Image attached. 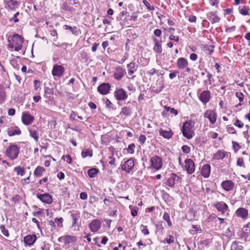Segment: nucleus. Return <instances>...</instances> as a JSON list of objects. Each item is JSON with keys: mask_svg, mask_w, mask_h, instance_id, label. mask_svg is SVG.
Masks as SVG:
<instances>
[{"mask_svg": "<svg viewBox=\"0 0 250 250\" xmlns=\"http://www.w3.org/2000/svg\"><path fill=\"white\" fill-rule=\"evenodd\" d=\"M8 47L14 49L15 51H19L22 48L23 38L17 34H14L11 37L8 39Z\"/></svg>", "mask_w": 250, "mask_h": 250, "instance_id": "nucleus-1", "label": "nucleus"}, {"mask_svg": "<svg viewBox=\"0 0 250 250\" xmlns=\"http://www.w3.org/2000/svg\"><path fill=\"white\" fill-rule=\"evenodd\" d=\"M194 123L192 121L186 122L183 125L182 132L183 136L188 139H190L194 135V131L192 130Z\"/></svg>", "mask_w": 250, "mask_h": 250, "instance_id": "nucleus-2", "label": "nucleus"}, {"mask_svg": "<svg viewBox=\"0 0 250 250\" xmlns=\"http://www.w3.org/2000/svg\"><path fill=\"white\" fill-rule=\"evenodd\" d=\"M19 147L14 145L10 146L6 149V155L11 160L16 159L19 155Z\"/></svg>", "mask_w": 250, "mask_h": 250, "instance_id": "nucleus-3", "label": "nucleus"}, {"mask_svg": "<svg viewBox=\"0 0 250 250\" xmlns=\"http://www.w3.org/2000/svg\"><path fill=\"white\" fill-rule=\"evenodd\" d=\"M151 165L150 167L154 168L156 170L160 169L163 166L162 159L158 156H154L150 159Z\"/></svg>", "mask_w": 250, "mask_h": 250, "instance_id": "nucleus-4", "label": "nucleus"}, {"mask_svg": "<svg viewBox=\"0 0 250 250\" xmlns=\"http://www.w3.org/2000/svg\"><path fill=\"white\" fill-rule=\"evenodd\" d=\"M181 178L176 174L171 173L167 182V185L171 188H173L175 185L181 182Z\"/></svg>", "mask_w": 250, "mask_h": 250, "instance_id": "nucleus-5", "label": "nucleus"}, {"mask_svg": "<svg viewBox=\"0 0 250 250\" xmlns=\"http://www.w3.org/2000/svg\"><path fill=\"white\" fill-rule=\"evenodd\" d=\"M114 96L117 101H124L128 97L127 92L123 88H116Z\"/></svg>", "mask_w": 250, "mask_h": 250, "instance_id": "nucleus-6", "label": "nucleus"}, {"mask_svg": "<svg viewBox=\"0 0 250 250\" xmlns=\"http://www.w3.org/2000/svg\"><path fill=\"white\" fill-rule=\"evenodd\" d=\"M134 160L133 158H130L125 162L122 166V169L127 173H130L133 170L134 167Z\"/></svg>", "mask_w": 250, "mask_h": 250, "instance_id": "nucleus-7", "label": "nucleus"}, {"mask_svg": "<svg viewBox=\"0 0 250 250\" xmlns=\"http://www.w3.org/2000/svg\"><path fill=\"white\" fill-rule=\"evenodd\" d=\"M102 222L99 219L93 220L88 225L89 228L93 232L98 231L101 228Z\"/></svg>", "mask_w": 250, "mask_h": 250, "instance_id": "nucleus-8", "label": "nucleus"}, {"mask_svg": "<svg viewBox=\"0 0 250 250\" xmlns=\"http://www.w3.org/2000/svg\"><path fill=\"white\" fill-rule=\"evenodd\" d=\"M34 120V116H32L28 112H22L21 120L22 123L25 125H29L31 124Z\"/></svg>", "mask_w": 250, "mask_h": 250, "instance_id": "nucleus-9", "label": "nucleus"}, {"mask_svg": "<svg viewBox=\"0 0 250 250\" xmlns=\"http://www.w3.org/2000/svg\"><path fill=\"white\" fill-rule=\"evenodd\" d=\"M204 117L209 120L211 124L213 125L217 120V114L214 110H207L204 113Z\"/></svg>", "mask_w": 250, "mask_h": 250, "instance_id": "nucleus-10", "label": "nucleus"}, {"mask_svg": "<svg viewBox=\"0 0 250 250\" xmlns=\"http://www.w3.org/2000/svg\"><path fill=\"white\" fill-rule=\"evenodd\" d=\"M64 72V68L60 65L55 64L52 71V74L54 76L58 77H62Z\"/></svg>", "mask_w": 250, "mask_h": 250, "instance_id": "nucleus-11", "label": "nucleus"}, {"mask_svg": "<svg viewBox=\"0 0 250 250\" xmlns=\"http://www.w3.org/2000/svg\"><path fill=\"white\" fill-rule=\"evenodd\" d=\"M37 197L43 203L50 204L53 202L52 196L49 193L37 194Z\"/></svg>", "mask_w": 250, "mask_h": 250, "instance_id": "nucleus-12", "label": "nucleus"}, {"mask_svg": "<svg viewBox=\"0 0 250 250\" xmlns=\"http://www.w3.org/2000/svg\"><path fill=\"white\" fill-rule=\"evenodd\" d=\"M76 237L74 236L66 235L59 238L58 241L60 242H63L65 244L69 245L72 244L76 241Z\"/></svg>", "mask_w": 250, "mask_h": 250, "instance_id": "nucleus-13", "label": "nucleus"}, {"mask_svg": "<svg viewBox=\"0 0 250 250\" xmlns=\"http://www.w3.org/2000/svg\"><path fill=\"white\" fill-rule=\"evenodd\" d=\"M185 168L187 172L191 174L195 171V166L193 161L190 159L185 160Z\"/></svg>", "mask_w": 250, "mask_h": 250, "instance_id": "nucleus-14", "label": "nucleus"}, {"mask_svg": "<svg viewBox=\"0 0 250 250\" xmlns=\"http://www.w3.org/2000/svg\"><path fill=\"white\" fill-rule=\"evenodd\" d=\"M210 99V92L209 90H205L199 95V99L204 104H206L208 103Z\"/></svg>", "mask_w": 250, "mask_h": 250, "instance_id": "nucleus-15", "label": "nucleus"}, {"mask_svg": "<svg viewBox=\"0 0 250 250\" xmlns=\"http://www.w3.org/2000/svg\"><path fill=\"white\" fill-rule=\"evenodd\" d=\"M110 87V85L109 83H103L98 87L97 89L100 93L103 95H105L109 93Z\"/></svg>", "mask_w": 250, "mask_h": 250, "instance_id": "nucleus-16", "label": "nucleus"}, {"mask_svg": "<svg viewBox=\"0 0 250 250\" xmlns=\"http://www.w3.org/2000/svg\"><path fill=\"white\" fill-rule=\"evenodd\" d=\"M37 240L36 235H28L24 237L23 241L25 245L31 246L33 245Z\"/></svg>", "mask_w": 250, "mask_h": 250, "instance_id": "nucleus-17", "label": "nucleus"}, {"mask_svg": "<svg viewBox=\"0 0 250 250\" xmlns=\"http://www.w3.org/2000/svg\"><path fill=\"white\" fill-rule=\"evenodd\" d=\"M188 60L185 58H179L177 60V66L180 69H184L188 66Z\"/></svg>", "mask_w": 250, "mask_h": 250, "instance_id": "nucleus-18", "label": "nucleus"}, {"mask_svg": "<svg viewBox=\"0 0 250 250\" xmlns=\"http://www.w3.org/2000/svg\"><path fill=\"white\" fill-rule=\"evenodd\" d=\"M214 207L219 211L224 213L228 208V205L223 202H217L214 204Z\"/></svg>", "mask_w": 250, "mask_h": 250, "instance_id": "nucleus-19", "label": "nucleus"}, {"mask_svg": "<svg viewBox=\"0 0 250 250\" xmlns=\"http://www.w3.org/2000/svg\"><path fill=\"white\" fill-rule=\"evenodd\" d=\"M221 186L225 190L230 191L233 190L234 187V184L231 180H227L223 181L221 183Z\"/></svg>", "mask_w": 250, "mask_h": 250, "instance_id": "nucleus-20", "label": "nucleus"}, {"mask_svg": "<svg viewBox=\"0 0 250 250\" xmlns=\"http://www.w3.org/2000/svg\"><path fill=\"white\" fill-rule=\"evenodd\" d=\"M4 4L5 8L14 10L18 7L19 2L15 0H8L4 1Z\"/></svg>", "mask_w": 250, "mask_h": 250, "instance_id": "nucleus-21", "label": "nucleus"}, {"mask_svg": "<svg viewBox=\"0 0 250 250\" xmlns=\"http://www.w3.org/2000/svg\"><path fill=\"white\" fill-rule=\"evenodd\" d=\"M228 155V152L223 150H218L213 155V159L215 160H222Z\"/></svg>", "mask_w": 250, "mask_h": 250, "instance_id": "nucleus-22", "label": "nucleus"}, {"mask_svg": "<svg viewBox=\"0 0 250 250\" xmlns=\"http://www.w3.org/2000/svg\"><path fill=\"white\" fill-rule=\"evenodd\" d=\"M201 173L205 178H208L209 176L210 173V166L209 164L204 165L201 168Z\"/></svg>", "mask_w": 250, "mask_h": 250, "instance_id": "nucleus-23", "label": "nucleus"}, {"mask_svg": "<svg viewBox=\"0 0 250 250\" xmlns=\"http://www.w3.org/2000/svg\"><path fill=\"white\" fill-rule=\"evenodd\" d=\"M153 41L154 43L153 50L157 53H161L163 51V49L161 42H160L156 38H153Z\"/></svg>", "mask_w": 250, "mask_h": 250, "instance_id": "nucleus-24", "label": "nucleus"}, {"mask_svg": "<svg viewBox=\"0 0 250 250\" xmlns=\"http://www.w3.org/2000/svg\"><path fill=\"white\" fill-rule=\"evenodd\" d=\"M126 73L125 69L122 67H118L116 69V71L114 73V77L116 80H121Z\"/></svg>", "mask_w": 250, "mask_h": 250, "instance_id": "nucleus-25", "label": "nucleus"}, {"mask_svg": "<svg viewBox=\"0 0 250 250\" xmlns=\"http://www.w3.org/2000/svg\"><path fill=\"white\" fill-rule=\"evenodd\" d=\"M21 131L18 126L11 127L7 130V134L9 136H13L16 135H20Z\"/></svg>", "mask_w": 250, "mask_h": 250, "instance_id": "nucleus-26", "label": "nucleus"}, {"mask_svg": "<svg viewBox=\"0 0 250 250\" xmlns=\"http://www.w3.org/2000/svg\"><path fill=\"white\" fill-rule=\"evenodd\" d=\"M159 134L164 138L170 139L173 135V132L170 129L165 130L161 128L159 130Z\"/></svg>", "mask_w": 250, "mask_h": 250, "instance_id": "nucleus-27", "label": "nucleus"}, {"mask_svg": "<svg viewBox=\"0 0 250 250\" xmlns=\"http://www.w3.org/2000/svg\"><path fill=\"white\" fill-rule=\"evenodd\" d=\"M127 67L128 69V74L132 75L135 71H137L138 68V65L136 64L134 62H131L127 65Z\"/></svg>", "mask_w": 250, "mask_h": 250, "instance_id": "nucleus-28", "label": "nucleus"}, {"mask_svg": "<svg viewBox=\"0 0 250 250\" xmlns=\"http://www.w3.org/2000/svg\"><path fill=\"white\" fill-rule=\"evenodd\" d=\"M236 214L237 216L242 218H245L248 215V210L244 208H239L236 211Z\"/></svg>", "mask_w": 250, "mask_h": 250, "instance_id": "nucleus-29", "label": "nucleus"}, {"mask_svg": "<svg viewBox=\"0 0 250 250\" xmlns=\"http://www.w3.org/2000/svg\"><path fill=\"white\" fill-rule=\"evenodd\" d=\"M242 249L243 246L241 245V243L235 241L231 244L230 250H242Z\"/></svg>", "mask_w": 250, "mask_h": 250, "instance_id": "nucleus-30", "label": "nucleus"}, {"mask_svg": "<svg viewBox=\"0 0 250 250\" xmlns=\"http://www.w3.org/2000/svg\"><path fill=\"white\" fill-rule=\"evenodd\" d=\"M93 152L92 149L89 148H84L82 152V157L84 158L87 156L91 157L92 156Z\"/></svg>", "mask_w": 250, "mask_h": 250, "instance_id": "nucleus-31", "label": "nucleus"}, {"mask_svg": "<svg viewBox=\"0 0 250 250\" xmlns=\"http://www.w3.org/2000/svg\"><path fill=\"white\" fill-rule=\"evenodd\" d=\"M44 171L45 169L43 167L38 166L35 169L34 174L37 177H41L42 175V172Z\"/></svg>", "mask_w": 250, "mask_h": 250, "instance_id": "nucleus-32", "label": "nucleus"}, {"mask_svg": "<svg viewBox=\"0 0 250 250\" xmlns=\"http://www.w3.org/2000/svg\"><path fill=\"white\" fill-rule=\"evenodd\" d=\"M209 14L210 16L209 20L212 23L218 22L220 21V18L219 17L215 15L213 13H210Z\"/></svg>", "mask_w": 250, "mask_h": 250, "instance_id": "nucleus-33", "label": "nucleus"}, {"mask_svg": "<svg viewBox=\"0 0 250 250\" xmlns=\"http://www.w3.org/2000/svg\"><path fill=\"white\" fill-rule=\"evenodd\" d=\"M30 136L37 142L39 140V134L36 130L31 129L29 130Z\"/></svg>", "mask_w": 250, "mask_h": 250, "instance_id": "nucleus-34", "label": "nucleus"}, {"mask_svg": "<svg viewBox=\"0 0 250 250\" xmlns=\"http://www.w3.org/2000/svg\"><path fill=\"white\" fill-rule=\"evenodd\" d=\"M54 94V90L52 88L45 87L44 88V97L48 98L51 95Z\"/></svg>", "mask_w": 250, "mask_h": 250, "instance_id": "nucleus-35", "label": "nucleus"}, {"mask_svg": "<svg viewBox=\"0 0 250 250\" xmlns=\"http://www.w3.org/2000/svg\"><path fill=\"white\" fill-rule=\"evenodd\" d=\"M98 170L97 168H93L89 169L87 174L90 178L94 177L98 173Z\"/></svg>", "mask_w": 250, "mask_h": 250, "instance_id": "nucleus-36", "label": "nucleus"}, {"mask_svg": "<svg viewBox=\"0 0 250 250\" xmlns=\"http://www.w3.org/2000/svg\"><path fill=\"white\" fill-rule=\"evenodd\" d=\"M14 171L16 172L17 175L23 176L25 174L24 168L20 166L15 167L14 168Z\"/></svg>", "mask_w": 250, "mask_h": 250, "instance_id": "nucleus-37", "label": "nucleus"}, {"mask_svg": "<svg viewBox=\"0 0 250 250\" xmlns=\"http://www.w3.org/2000/svg\"><path fill=\"white\" fill-rule=\"evenodd\" d=\"M71 217L72 218V226H75L77 225V221L80 218L79 213H72L71 214Z\"/></svg>", "mask_w": 250, "mask_h": 250, "instance_id": "nucleus-38", "label": "nucleus"}, {"mask_svg": "<svg viewBox=\"0 0 250 250\" xmlns=\"http://www.w3.org/2000/svg\"><path fill=\"white\" fill-rule=\"evenodd\" d=\"M5 98V92L3 88L0 85V104H2Z\"/></svg>", "mask_w": 250, "mask_h": 250, "instance_id": "nucleus-39", "label": "nucleus"}, {"mask_svg": "<svg viewBox=\"0 0 250 250\" xmlns=\"http://www.w3.org/2000/svg\"><path fill=\"white\" fill-rule=\"evenodd\" d=\"M249 8L248 7L245 6L239 10L240 13L243 15H249Z\"/></svg>", "mask_w": 250, "mask_h": 250, "instance_id": "nucleus-40", "label": "nucleus"}, {"mask_svg": "<svg viewBox=\"0 0 250 250\" xmlns=\"http://www.w3.org/2000/svg\"><path fill=\"white\" fill-rule=\"evenodd\" d=\"M163 219L165 220L167 223V225L169 227H170L172 226V223L170 221V217L169 215L167 213L165 212L163 215Z\"/></svg>", "mask_w": 250, "mask_h": 250, "instance_id": "nucleus-41", "label": "nucleus"}, {"mask_svg": "<svg viewBox=\"0 0 250 250\" xmlns=\"http://www.w3.org/2000/svg\"><path fill=\"white\" fill-rule=\"evenodd\" d=\"M0 229L3 235L8 237L9 236V233L8 230L5 228L4 225H1Z\"/></svg>", "mask_w": 250, "mask_h": 250, "instance_id": "nucleus-42", "label": "nucleus"}, {"mask_svg": "<svg viewBox=\"0 0 250 250\" xmlns=\"http://www.w3.org/2000/svg\"><path fill=\"white\" fill-rule=\"evenodd\" d=\"M106 106L110 109H115L114 105L108 99H106L105 101Z\"/></svg>", "mask_w": 250, "mask_h": 250, "instance_id": "nucleus-43", "label": "nucleus"}, {"mask_svg": "<svg viewBox=\"0 0 250 250\" xmlns=\"http://www.w3.org/2000/svg\"><path fill=\"white\" fill-rule=\"evenodd\" d=\"M140 229L142 232L145 235H148L149 234V230H148L147 227L143 225H141L140 226Z\"/></svg>", "mask_w": 250, "mask_h": 250, "instance_id": "nucleus-44", "label": "nucleus"}, {"mask_svg": "<svg viewBox=\"0 0 250 250\" xmlns=\"http://www.w3.org/2000/svg\"><path fill=\"white\" fill-rule=\"evenodd\" d=\"M143 3L147 7L149 10L153 11L155 9L153 6L150 5L149 3L146 0H143L142 1Z\"/></svg>", "mask_w": 250, "mask_h": 250, "instance_id": "nucleus-45", "label": "nucleus"}, {"mask_svg": "<svg viewBox=\"0 0 250 250\" xmlns=\"http://www.w3.org/2000/svg\"><path fill=\"white\" fill-rule=\"evenodd\" d=\"M135 147V146L134 144H131L129 145L127 148V152L130 154L134 153Z\"/></svg>", "mask_w": 250, "mask_h": 250, "instance_id": "nucleus-46", "label": "nucleus"}, {"mask_svg": "<svg viewBox=\"0 0 250 250\" xmlns=\"http://www.w3.org/2000/svg\"><path fill=\"white\" fill-rule=\"evenodd\" d=\"M62 159L64 160H66V162L69 164H70L72 163V158L69 154L62 156Z\"/></svg>", "mask_w": 250, "mask_h": 250, "instance_id": "nucleus-47", "label": "nucleus"}, {"mask_svg": "<svg viewBox=\"0 0 250 250\" xmlns=\"http://www.w3.org/2000/svg\"><path fill=\"white\" fill-rule=\"evenodd\" d=\"M130 111L128 107H124L122 108L121 114H123L125 115L128 116L130 114Z\"/></svg>", "mask_w": 250, "mask_h": 250, "instance_id": "nucleus-48", "label": "nucleus"}, {"mask_svg": "<svg viewBox=\"0 0 250 250\" xmlns=\"http://www.w3.org/2000/svg\"><path fill=\"white\" fill-rule=\"evenodd\" d=\"M63 219L62 218H56L55 219V222L57 224V225L60 227H62V222Z\"/></svg>", "mask_w": 250, "mask_h": 250, "instance_id": "nucleus-49", "label": "nucleus"}, {"mask_svg": "<svg viewBox=\"0 0 250 250\" xmlns=\"http://www.w3.org/2000/svg\"><path fill=\"white\" fill-rule=\"evenodd\" d=\"M227 132L229 134H236V131L233 127L227 125Z\"/></svg>", "mask_w": 250, "mask_h": 250, "instance_id": "nucleus-50", "label": "nucleus"}, {"mask_svg": "<svg viewBox=\"0 0 250 250\" xmlns=\"http://www.w3.org/2000/svg\"><path fill=\"white\" fill-rule=\"evenodd\" d=\"M234 125L239 128H242L244 126V124L239 119H236L235 122L234 123Z\"/></svg>", "mask_w": 250, "mask_h": 250, "instance_id": "nucleus-51", "label": "nucleus"}, {"mask_svg": "<svg viewBox=\"0 0 250 250\" xmlns=\"http://www.w3.org/2000/svg\"><path fill=\"white\" fill-rule=\"evenodd\" d=\"M235 96L236 97H237L239 99L240 103L243 101L244 97H243V94L242 92H236L235 93Z\"/></svg>", "mask_w": 250, "mask_h": 250, "instance_id": "nucleus-52", "label": "nucleus"}, {"mask_svg": "<svg viewBox=\"0 0 250 250\" xmlns=\"http://www.w3.org/2000/svg\"><path fill=\"white\" fill-rule=\"evenodd\" d=\"M178 73H179L178 70H174V71H171V72L169 74V77L171 80H172V79H174L175 77H176L177 76V74Z\"/></svg>", "mask_w": 250, "mask_h": 250, "instance_id": "nucleus-53", "label": "nucleus"}, {"mask_svg": "<svg viewBox=\"0 0 250 250\" xmlns=\"http://www.w3.org/2000/svg\"><path fill=\"white\" fill-rule=\"evenodd\" d=\"M164 241H166L168 244L173 243L174 242V237L172 235H169L167 238L165 239Z\"/></svg>", "mask_w": 250, "mask_h": 250, "instance_id": "nucleus-54", "label": "nucleus"}, {"mask_svg": "<svg viewBox=\"0 0 250 250\" xmlns=\"http://www.w3.org/2000/svg\"><path fill=\"white\" fill-rule=\"evenodd\" d=\"M233 148L235 151H238L241 148V146L238 144V143L233 141L232 142Z\"/></svg>", "mask_w": 250, "mask_h": 250, "instance_id": "nucleus-55", "label": "nucleus"}, {"mask_svg": "<svg viewBox=\"0 0 250 250\" xmlns=\"http://www.w3.org/2000/svg\"><path fill=\"white\" fill-rule=\"evenodd\" d=\"M163 222H159L158 224H155L156 228L157 230L163 231L164 230V227L163 226Z\"/></svg>", "mask_w": 250, "mask_h": 250, "instance_id": "nucleus-56", "label": "nucleus"}, {"mask_svg": "<svg viewBox=\"0 0 250 250\" xmlns=\"http://www.w3.org/2000/svg\"><path fill=\"white\" fill-rule=\"evenodd\" d=\"M237 165L239 167H245L244 160L243 158H239L237 161Z\"/></svg>", "mask_w": 250, "mask_h": 250, "instance_id": "nucleus-57", "label": "nucleus"}, {"mask_svg": "<svg viewBox=\"0 0 250 250\" xmlns=\"http://www.w3.org/2000/svg\"><path fill=\"white\" fill-rule=\"evenodd\" d=\"M182 149L183 152L185 153H188L190 152V148L189 146L187 145H184L182 147Z\"/></svg>", "mask_w": 250, "mask_h": 250, "instance_id": "nucleus-58", "label": "nucleus"}, {"mask_svg": "<svg viewBox=\"0 0 250 250\" xmlns=\"http://www.w3.org/2000/svg\"><path fill=\"white\" fill-rule=\"evenodd\" d=\"M139 141L142 145H143L146 140V137L144 135H141L139 138Z\"/></svg>", "mask_w": 250, "mask_h": 250, "instance_id": "nucleus-59", "label": "nucleus"}, {"mask_svg": "<svg viewBox=\"0 0 250 250\" xmlns=\"http://www.w3.org/2000/svg\"><path fill=\"white\" fill-rule=\"evenodd\" d=\"M189 58L193 61H195L198 58V56L195 53H191L189 56Z\"/></svg>", "mask_w": 250, "mask_h": 250, "instance_id": "nucleus-60", "label": "nucleus"}, {"mask_svg": "<svg viewBox=\"0 0 250 250\" xmlns=\"http://www.w3.org/2000/svg\"><path fill=\"white\" fill-rule=\"evenodd\" d=\"M188 20L190 22H195L196 21V17L194 15H190L188 17Z\"/></svg>", "mask_w": 250, "mask_h": 250, "instance_id": "nucleus-61", "label": "nucleus"}, {"mask_svg": "<svg viewBox=\"0 0 250 250\" xmlns=\"http://www.w3.org/2000/svg\"><path fill=\"white\" fill-rule=\"evenodd\" d=\"M40 83L41 82L40 81L34 80V87H35V90H37L38 89V88H39L40 85Z\"/></svg>", "mask_w": 250, "mask_h": 250, "instance_id": "nucleus-62", "label": "nucleus"}, {"mask_svg": "<svg viewBox=\"0 0 250 250\" xmlns=\"http://www.w3.org/2000/svg\"><path fill=\"white\" fill-rule=\"evenodd\" d=\"M154 35L157 37H160L162 34V31L160 29H156L154 31Z\"/></svg>", "mask_w": 250, "mask_h": 250, "instance_id": "nucleus-63", "label": "nucleus"}, {"mask_svg": "<svg viewBox=\"0 0 250 250\" xmlns=\"http://www.w3.org/2000/svg\"><path fill=\"white\" fill-rule=\"evenodd\" d=\"M209 2L211 6H217L219 3V0H209Z\"/></svg>", "mask_w": 250, "mask_h": 250, "instance_id": "nucleus-64", "label": "nucleus"}]
</instances>
